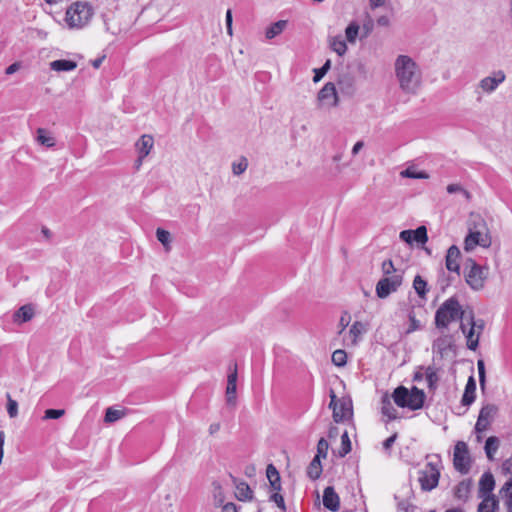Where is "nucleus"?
<instances>
[{"label": "nucleus", "instance_id": "nucleus-1", "mask_svg": "<svg viewBox=\"0 0 512 512\" xmlns=\"http://www.w3.org/2000/svg\"><path fill=\"white\" fill-rule=\"evenodd\" d=\"M394 70L401 91L407 95H416L422 84V72L418 64L410 56L399 55Z\"/></svg>", "mask_w": 512, "mask_h": 512}, {"label": "nucleus", "instance_id": "nucleus-2", "mask_svg": "<svg viewBox=\"0 0 512 512\" xmlns=\"http://www.w3.org/2000/svg\"><path fill=\"white\" fill-rule=\"evenodd\" d=\"M94 15V9L88 2L77 1L72 3L66 10L65 23L69 29H83Z\"/></svg>", "mask_w": 512, "mask_h": 512}, {"label": "nucleus", "instance_id": "nucleus-3", "mask_svg": "<svg viewBox=\"0 0 512 512\" xmlns=\"http://www.w3.org/2000/svg\"><path fill=\"white\" fill-rule=\"evenodd\" d=\"M458 319L463 322L465 312L454 297L445 300L435 313V325L437 328H447L451 322Z\"/></svg>", "mask_w": 512, "mask_h": 512}, {"label": "nucleus", "instance_id": "nucleus-4", "mask_svg": "<svg viewBox=\"0 0 512 512\" xmlns=\"http://www.w3.org/2000/svg\"><path fill=\"white\" fill-rule=\"evenodd\" d=\"M440 466L441 462L437 459L436 461L427 462L419 470L418 481L423 491H431L437 487L440 478Z\"/></svg>", "mask_w": 512, "mask_h": 512}, {"label": "nucleus", "instance_id": "nucleus-5", "mask_svg": "<svg viewBox=\"0 0 512 512\" xmlns=\"http://www.w3.org/2000/svg\"><path fill=\"white\" fill-rule=\"evenodd\" d=\"M465 280L473 290H480L484 287L486 273L484 268L474 260L469 259L465 263Z\"/></svg>", "mask_w": 512, "mask_h": 512}, {"label": "nucleus", "instance_id": "nucleus-6", "mask_svg": "<svg viewBox=\"0 0 512 512\" xmlns=\"http://www.w3.org/2000/svg\"><path fill=\"white\" fill-rule=\"evenodd\" d=\"M331 401L329 408L333 410V419L336 423L348 420L352 416V404L349 399H338L334 391H330Z\"/></svg>", "mask_w": 512, "mask_h": 512}, {"label": "nucleus", "instance_id": "nucleus-7", "mask_svg": "<svg viewBox=\"0 0 512 512\" xmlns=\"http://www.w3.org/2000/svg\"><path fill=\"white\" fill-rule=\"evenodd\" d=\"M404 273H396L394 275L381 278L376 284V295L381 298H387L394 293L402 285Z\"/></svg>", "mask_w": 512, "mask_h": 512}, {"label": "nucleus", "instance_id": "nucleus-8", "mask_svg": "<svg viewBox=\"0 0 512 512\" xmlns=\"http://www.w3.org/2000/svg\"><path fill=\"white\" fill-rule=\"evenodd\" d=\"M468 325H470V328L466 330V324L461 322L460 329L466 336L468 349L474 351L478 347L479 335L484 328V323L482 320L475 321L472 313H470Z\"/></svg>", "mask_w": 512, "mask_h": 512}, {"label": "nucleus", "instance_id": "nucleus-9", "mask_svg": "<svg viewBox=\"0 0 512 512\" xmlns=\"http://www.w3.org/2000/svg\"><path fill=\"white\" fill-rule=\"evenodd\" d=\"M453 464L457 471L466 474L470 470V456L468 446L463 441H458L454 447Z\"/></svg>", "mask_w": 512, "mask_h": 512}, {"label": "nucleus", "instance_id": "nucleus-10", "mask_svg": "<svg viewBox=\"0 0 512 512\" xmlns=\"http://www.w3.org/2000/svg\"><path fill=\"white\" fill-rule=\"evenodd\" d=\"M491 237L488 231L468 232L464 240V249L469 252L476 246L488 248L491 245Z\"/></svg>", "mask_w": 512, "mask_h": 512}, {"label": "nucleus", "instance_id": "nucleus-11", "mask_svg": "<svg viewBox=\"0 0 512 512\" xmlns=\"http://www.w3.org/2000/svg\"><path fill=\"white\" fill-rule=\"evenodd\" d=\"M497 412V407L493 404L483 406L479 412V416L475 425L477 433L485 432L493 421Z\"/></svg>", "mask_w": 512, "mask_h": 512}, {"label": "nucleus", "instance_id": "nucleus-12", "mask_svg": "<svg viewBox=\"0 0 512 512\" xmlns=\"http://www.w3.org/2000/svg\"><path fill=\"white\" fill-rule=\"evenodd\" d=\"M318 100L329 107L336 106L338 96L335 85L331 82L326 83L318 93Z\"/></svg>", "mask_w": 512, "mask_h": 512}, {"label": "nucleus", "instance_id": "nucleus-13", "mask_svg": "<svg viewBox=\"0 0 512 512\" xmlns=\"http://www.w3.org/2000/svg\"><path fill=\"white\" fill-rule=\"evenodd\" d=\"M365 330V325L362 322L355 321L351 325L347 335H345L343 338L344 345L347 347L356 346L358 344L359 338L362 336Z\"/></svg>", "mask_w": 512, "mask_h": 512}, {"label": "nucleus", "instance_id": "nucleus-14", "mask_svg": "<svg viewBox=\"0 0 512 512\" xmlns=\"http://www.w3.org/2000/svg\"><path fill=\"white\" fill-rule=\"evenodd\" d=\"M495 488V480L491 472L482 474L479 480L478 497L495 496L492 492Z\"/></svg>", "mask_w": 512, "mask_h": 512}, {"label": "nucleus", "instance_id": "nucleus-15", "mask_svg": "<svg viewBox=\"0 0 512 512\" xmlns=\"http://www.w3.org/2000/svg\"><path fill=\"white\" fill-rule=\"evenodd\" d=\"M323 505L332 512L340 508V498L332 486L326 487L323 491Z\"/></svg>", "mask_w": 512, "mask_h": 512}, {"label": "nucleus", "instance_id": "nucleus-16", "mask_svg": "<svg viewBox=\"0 0 512 512\" xmlns=\"http://www.w3.org/2000/svg\"><path fill=\"white\" fill-rule=\"evenodd\" d=\"M505 80V74L503 71L494 73L493 76H488L480 81V87L488 93L493 92L499 84Z\"/></svg>", "mask_w": 512, "mask_h": 512}, {"label": "nucleus", "instance_id": "nucleus-17", "mask_svg": "<svg viewBox=\"0 0 512 512\" xmlns=\"http://www.w3.org/2000/svg\"><path fill=\"white\" fill-rule=\"evenodd\" d=\"M461 253L457 246L452 245L449 247L447 254H446V268L451 272H456L459 274L460 271V265H459V259H460Z\"/></svg>", "mask_w": 512, "mask_h": 512}, {"label": "nucleus", "instance_id": "nucleus-18", "mask_svg": "<svg viewBox=\"0 0 512 512\" xmlns=\"http://www.w3.org/2000/svg\"><path fill=\"white\" fill-rule=\"evenodd\" d=\"M425 398V393L422 390L418 389L417 387H413L409 391L407 408L411 410H418L422 408Z\"/></svg>", "mask_w": 512, "mask_h": 512}, {"label": "nucleus", "instance_id": "nucleus-19", "mask_svg": "<svg viewBox=\"0 0 512 512\" xmlns=\"http://www.w3.org/2000/svg\"><path fill=\"white\" fill-rule=\"evenodd\" d=\"M475 392H476V382L473 376H470L466 386L465 390L462 396V404L465 406L471 405L475 400Z\"/></svg>", "mask_w": 512, "mask_h": 512}, {"label": "nucleus", "instance_id": "nucleus-20", "mask_svg": "<svg viewBox=\"0 0 512 512\" xmlns=\"http://www.w3.org/2000/svg\"><path fill=\"white\" fill-rule=\"evenodd\" d=\"M154 145V139L150 135H142L141 138L136 143V148L138 151V154L141 155V158H145L149 155L151 149Z\"/></svg>", "mask_w": 512, "mask_h": 512}, {"label": "nucleus", "instance_id": "nucleus-21", "mask_svg": "<svg viewBox=\"0 0 512 512\" xmlns=\"http://www.w3.org/2000/svg\"><path fill=\"white\" fill-rule=\"evenodd\" d=\"M287 25H288L287 20H278V21L272 23L271 25H269L266 28V31H265L266 39L272 40L275 37L279 36L287 28Z\"/></svg>", "mask_w": 512, "mask_h": 512}, {"label": "nucleus", "instance_id": "nucleus-22", "mask_svg": "<svg viewBox=\"0 0 512 512\" xmlns=\"http://www.w3.org/2000/svg\"><path fill=\"white\" fill-rule=\"evenodd\" d=\"M482 501L478 505V512H497L499 501L496 496L480 497Z\"/></svg>", "mask_w": 512, "mask_h": 512}, {"label": "nucleus", "instance_id": "nucleus-23", "mask_svg": "<svg viewBox=\"0 0 512 512\" xmlns=\"http://www.w3.org/2000/svg\"><path fill=\"white\" fill-rule=\"evenodd\" d=\"M36 141L46 148H52L56 144L55 138L45 128H38L36 130Z\"/></svg>", "mask_w": 512, "mask_h": 512}, {"label": "nucleus", "instance_id": "nucleus-24", "mask_svg": "<svg viewBox=\"0 0 512 512\" xmlns=\"http://www.w3.org/2000/svg\"><path fill=\"white\" fill-rule=\"evenodd\" d=\"M34 316V309L31 305H24L14 313V322L24 323L30 321Z\"/></svg>", "mask_w": 512, "mask_h": 512}, {"label": "nucleus", "instance_id": "nucleus-25", "mask_svg": "<svg viewBox=\"0 0 512 512\" xmlns=\"http://www.w3.org/2000/svg\"><path fill=\"white\" fill-rule=\"evenodd\" d=\"M471 491V481L463 480L459 482L454 488V496L461 501H466L469 498Z\"/></svg>", "mask_w": 512, "mask_h": 512}, {"label": "nucleus", "instance_id": "nucleus-26", "mask_svg": "<svg viewBox=\"0 0 512 512\" xmlns=\"http://www.w3.org/2000/svg\"><path fill=\"white\" fill-rule=\"evenodd\" d=\"M77 63L72 60L59 59L50 63V69L57 72L72 71L76 69Z\"/></svg>", "mask_w": 512, "mask_h": 512}, {"label": "nucleus", "instance_id": "nucleus-27", "mask_svg": "<svg viewBox=\"0 0 512 512\" xmlns=\"http://www.w3.org/2000/svg\"><path fill=\"white\" fill-rule=\"evenodd\" d=\"M409 390L404 386L397 387L393 392V400L399 407H407Z\"/></svg>", "mask_w": 512, "mask_h": 512}, {"label": "nucleus", "instance_id": "nucleus-28", "mask_svg": "<svg viewBox=\"0 0 512 512\" xmlns=\"http://www.w3.org/2000/svg\"><path fill=\"white\" fill-rule=\"evenodd\" d=\"M452 346L451 337L448 335L437 338L433 343V349L441 356H444L448 349Z\"/></svg>", "mask_w": 512, "mask_h": 512}, {"label": "nucleus", "instance_id": "nucleus-29", "mask_svg": "<svg viewBox=\"0 0 512 512\" xmlns=\"http://www.w3.org/2000/svg\"><path fill=\"white\" fill-rule=\"evenodd\" d=\"M236 497L240 501H250L253 498V491L246 482L236 484Z\"/></svg>", "mask_w": 512, "mask_h": 512}, {"label": "nucleus", "instance_id": "nucleus-30", "mask_svg": "<svg viewBox=\"0 0 512 512\" xmlns=\"http://www.w3.org/2000/svg\"><path fill=\"white\" fill-rule=\"evenodd\" d=\"M330 48L339 56H343L347 51V44L341 35H337L330 39Z\"/></svg>", "mask_w": 512, "mask_h": 512}, {"label": "nucleus", "instance_id": "nucleus-31", "mask_svg": "<svg viewBox=\"0 0 512 512\" xmlns=\"http://www.w3.org/2000/svg\"><path fill=\"white\" fill-rule=\"evenodd\" d=\"M488 231L486 222L479 215H471L468 232Z\"/></svg>", "mask_w": 512, "mask_h": 512}, {"label": "nucleus", "instance_id": "nucleus-32", "mask_svg": "<svg viewBox=\"0 0 512 512\" xmlns=\"http://www.w3.org/2000/svg\"><path fill=\"white\" fill-rule=\"evenodd\" d=\"M499 448V439L495 436H490L487 438L485 443V453L488 459L492 460L494 458L495 453Z\"/></svg>", "mask_w": 512, "mask_h": 512}, {"label": "nucleus", "instance_id": "nucleus-33", "mask_svg": "<svg viewBox=\"0 0 512 512\" xmlns=\"http://www.w3.org/2000/svg\"><path fill=\"white\" fill-rule=\"evenodd\" d=\"M381 411H382V414L384 416H387L389 420H394L397 418L398 412L394 408L390 399L387 396L382 398Z\"/></svg>", "mask_w": 512, "mask_h": 512}, {"label": "nucleus", "instance_id": "nucleus-34", "mask_svg": "<svg viewBox=\"0 0 512 512\" xmlns=\"http://www.w3.org/2000/svg\"><path fill=\"white\" fill-rule=\"evenodd\" d=\"M401 177L411 179H428L429 175L425 171H418L415 166H409L400 172Z\"/></svg>", "mask_w": 512, "mask_h": 512}, {"label": "nucleus", "instance_id": "nucleus-35", "mask_svg": "<svg viewBox=\"0 0 512 512\" xmlns=\"http://www.w3.org/2000/svg\"><path fill=\"white\" fill-rule=\"evenodd\" d=\"M413 288L420 298H426V294L428 292L427 282L420 275L415 276L413 280Z\"/></svg>", "mask_w": 512, "mask_h": 512}, {"label": "nucleus", "instance_id": "nucleus-36", "mask_svg": "<svg viewBox=\"0 0 512 512\" xmlns=\"http://www.w3.org/2000/svg\"><path fill=\"white\" fill-rule=\"evenodd\" d=\"M360 26L356 21H352L345 29V37L347 41L351 44H354L357 40Z\"/></svg>", "mask_w": 512, "mask_h": 512}, {"label": "nucleus", "instance_id": "nucleus-37", "mask_svg": "<svg viewBox=\"0 0 512 512\" xmlns=\"http://www.w3.org/2000/svg\"><path fill=\"white\" fill-rule=\"evenodd\" d=\"M425 378L428 384L429 389H435L437 383L439 381V377L437 374V370L433 366H428L425 368Z\"/></svg>", "mask_w": 512, "mask_h": 512}, {"label": "nucleus", "instance_id": "nucleus-38", "mask_svg": "<svg viewBox=\"0 0 512 512\" xmlns=\"http://www.w3.org/2000/svg\"><path fill=\"white\" fill-rule=\"evenodd\" d=\"M411 235L412 241L419 244H425L428 240L427 229L423 225L419 226L415 230H411Z\"/></svg>", "mask_w": 512, "mask_h": 512}, {"label": "nucleus", "instance_id": "nucleus-39", "mask_svg": "<svg viewBox=\"0 0 512 512\" xmlns=\"http://www.w3.org/2000/svg\"><path fill=\"white\" fill-rule=\"evenodd\" d=\"M322 472L321 462L319 457H314L308 467V475L311 479H317Z\"/></svg>", "mask_w": 512, "mask_h": 512}, {"label": "nucleus", "instance_id": "nucleus-40", "mask_svg": "<svg viewBox=\"0 0 512 512\" xmlns=\"http://www.w3.org/2000/svg\"><path fill=\"white\" fill-rule=\"evenodd\" d=\"M125 415L123 410L114 409L113 407H109L105 413V422L113 423L117 420H120Z\"/></svg>", "mask_w": 512, "mask_h": 512}, {"label": "nucleus", "instance_id": "nucleus-41", "mask_svg": "<svg viewBox=\"0 0 512 512\" xmlns=\"http://www.w3.org/2000/svg\"><path fill=\"white\" fill-rule=\"evenodd\" d=\"M381 269H382L383 277H388V276L394 275L396 273H403L402 270L395 268L392 260H390V259L385 260L382 263Z\"/></svg>", "mask_w": 512, "mask_h": 512}, {"label": "nucleus", "instance_id": "nucleus-42", "mask_svg": "<svg viewBox=\"0 0 512 512\" xmlns=\"http://www.w3.org/2000/svg\"><path fill=\"white\" fill-rule=\"evenodd\" d=\"M500 492L503 493L505 505L512 506V478L504 484Z\"/></svg>", "mask_w": 512, "mask_h": 512}, {"label": "nucleus", "instance_id": "nucleus-43", "mask_svg": "<svg viewBox=\"0 0 512 512\" xmlns=\"http://www.w3.org/2000/svg\"><path fill=\"white\" fill-rule=\"evenodd\" d=\"M332 362L338 367H342L347 362V354L344 350H335L332 354Z\"/></svg>", "mask_w": 512, "mask_h": 512}, {"label": "nucleus", "instance_id": "nucleus-44", "mask_svg": "<svg viewBox=\"0 0 512 512\" xmlns=\"http://www.w3.org/2000/svg\"><path fill=\"white\" fill-rule=\"evenodd\" d=\"M247 167L248 161L246 158L242 157L239 162L232 164V171L235 175H240L246 171Z\"/></svg>", "mask_w": 512, "mask_h": 512}, {"label": "nucleus", "instance_id": "nucleus-45", "mask_svg": "<svg viewBox=\"0 0 512 512\" xmlns=\"http://www.w3.org/2000/svg\"><path fill=\"white\" fill-rule=\"evenodd\" d=\"M329 444L324 438H320L317 444V454L315 457L326 458L328 453Z\"/></svg>", "mask_w": 512, "mask_h": 512}, {"label": "nucleus", "instance_id": "nucleus-46", "mask_svg": "<svg viewBox=\"0 0 512 512\" xmlns=\"http://www.w3.org/2000/svg\"><path fill=\"white\" fill-rule=\"evenodd\" d=\"M237 384H227L226 400L228 404L234 405L236 402Z\"/></svg>", "mask_w": 512, "mask_h": 512}, {"label": "nucleus", "instance_id": "nucleus-47", "mask_svg": "<svg viewBox=\"0 0 512 512\" xmlns=\"http://www.w3.org/2000/svg\"><path fill=\"white\" fill-rule=\"evenodd\" d=\"M330 67H331V61L327 60L321 68L315 69L314 70L315 75L313 77V81L314 82L320 81L324 77V75L328 72Z\"/></svg>", "mask_w": 512, "mask_h": 512}, {"label": "nucleus", "instance_id": "nucleus-48", "mask_svg": "<svg viewBox=\"0 0 512 512\" xmlns=\"http://www.w3.org/2000/svg\"><path fill=\"white\" fill-rule=\"evenodd\" d=\"M351 451V442L348 433L345 431L341 436V456H345Z\"/></svg>", "mask_w": 512, "mask_h": 512}, {"label": "nucleus", "instance_id": "nucleus-49", "mask_svg": "<svg viewBox=\"0 0 512 512\" xmlns=\"http://www.w3.org/2000/svg\"><path fill=\"white\" fill-rule=\"evenodd\" d=\"M238 372L237 364L232 363L228 367L227 384H237Z\"/></svg>", "mask_w": 512, "mask_h": 512}, {"label": "nucleus", "instance_id": "nucleus-50", "mask_svg": "<svg viewBox=\"0 0 512 512\" xmlns=\"http://www.w3.org/2000/svg\"><path fill=\"white\" fill-rule=\"evenodd\" d=\"M157 240L162 243L164 246H167L170 243V233L164 229L158 228L156 230Z\"/></svg>", "mask_w": 512, "mask_h": 512}, {"label": "nucleus", "instance_id": "nucleus-51", "mask_svg": "<svg viewBox=\"0 0 512 512\" xmlns=\"http://www.w3.org/2000/svg\"><path fill=\"white\" fill-rule=\"evenodd\" d=\"M7 398V412L11 418H14L18 414V403L15 400H13L9 394H7Z\"/></svg>", "mask_w": 512, "mask_h": 512}, {"label": "nucleus", "instance_id": "nucleus-52", "mask_svg": "<svg viewBox=\"0 0 512 512\" xmlns=\"http://www.w3.org/2000/svg\"><path fill=\"white\" fill-rule=\"evenodd\" d=\"M418 329H420V321L416 319L413 313H409V326L405 333L410 334Z\"/></svg>", "mask_w": 512, "mask_h": 512}, {"label": "nucleus", "instance_id": "nucleus-53", "mask_svg": "<svg viewBox=\"0 0 512 512\" xmlns=\"http://www.w3.org/2000/svg\"><path fill=\"white\" fill-rule=\"evenodd\" d=\"M65 414L63 409H47L44 414V419H59Z\"/></svg>", "mask_w": 512, "mask_h": 512}, {"label": "nucleus", "instance_id": "nucleus-54", "mask_svg": "<svg viewBox=\"0 0 512 512\" xmlns=\"http://www.w3.org/2000/svg\"><path fill=\"white\" fill-rule=\"evenodd\" d=\"M266 475H267L269 482H272V480L273 481L278 480L280 478L279 472L272 464H269L267 466Z\"/></svg>", "mask_w": 512, "mask_h": 512}, {"label": "nucleus", "instance_id": "nucleus-55", "mask_svg": "<svg viewBox=\"0 0 512 512\" xmlns=\"http://www.w3.org/2000/svg\"><path fill=\"white\" fill-rule=\"evenodd\" d=\"M270 500L273 501L282 511L286 510L284 498L279 493H274L271 495Z\"/></svg>", "mask_w": 512, "mask_h": 512}, {"label": "nucleus", "instance_id": "nucleus-56", "mask_svg": "<svg viewBox=\"0 0 512 512\" xmlns=\"http://www.w3.org/2000/svg\"><path fill=\"white\" fill-rule=\"evenodd\" d=\"M373 30V21L372 19L368 16L367 17V20L363 23L362 25V37H368L370 35V33L372 32Z\"/></svg>", "mask_w": 512, "mask_h": 512}, {"label": "nucleus", "instance_id": "nucleus-57", "mask_svg": "<svg viewBox=\"0 0 512 512\" xmlns=\"http://www.w3.org/2000/svg\"><path fill=\"white\" fill-rule=\"evenodd\" d=\"M350 315L347 312H344L339 320V334H342L346 327L349 325Z\"/></svg>", "mask_w": 512, "mask_h": 512}, {"label": "nucleus", "instance_id": "nucleus-58", "mask_svg": "<svg viewBox=\"0 0 512 512\" xmlns=\"http://www.w3.org/2000/svg\"><path fill=\"white\" fill-rule=\"evenodd\" d=\"M416 507L414 505H411L407 501H400L398 503V511L399 512H415Z\"/></svg>", "mask_w": 512, "mask_h": 512}, {"label": "nucleus", "instance_id": "nucleus-59", "mask_svg": "<svg viewBox=\"0 0 512 512\" xmlns=\"http://www.w3.org/2000/svg\"><path fill=\"white\" fill-rule=\"evenodd\" d=\"M477 367H478V373H479V381H480V384L483 386L484 382H485V366H484V362L482 360H479L478 363H477Z\"/></svg>", "mask_w": 512, "mask_h": 512}, {"label": "nucleus", "instance_id": "nucleus-60", "mask_svg": "<svg viewBox=\"0 0 512 512\" xmlns=\"http://www.w3.org/2000/svg\"><path fill=\"white\" fill-rule=\"evenodd\" d=\"M400 239L408 244H412L413 241H412V235H411V230H403L400 232V235H399Z\"/></svg>", "mask_w": 512, "mask_h": 512}, {"label": "nucleus", "instance_id": "nucleus-61", "mask_svg": "<svg viewBox=\"0 0 512 512\" xmlns=\"http://www.w3.org/2000/svg\"><path fill=\"white\" fill-rule=\"evenodd\" d=\"M397 438V434H393L392 436L388 437L384 442H383V447L384 449L388 450L392 447V445L394 444L395 440Z\"/></svg>", "mask_w": 512, "mask_h": 512}, {"label": "nucleus", "instance_id": "nucleus-62", "mask_svg": "<svg viewBox=\"0 0 512 512\" xmlns=\"http://www.w3.org/2000/svg\"><path fill=\"white\" fill-rule=\"evenodd\" d=\"M377 24L379 26H382V27H387L389 26L390 24V19L388 16L386 15H383V16H380L378 19H377Z\"/></svg>", "mask_w": 512, "mask_h": 512}, {"label": "nucleus", "instance_id": "nucleus-63", "mask_svg": "<svg viewBox=\"0 0 512 512\" xmlns=\"http://www.w3.org/2000/svg\"><path fill=\"white\" fill-rule=\"evenodd\" d=\"M221 512H237L236 505L232 502L226 503L223 507Z\"/></svg>", "mask_w": 512, "mask_h": 512}, {"label": "nucleus", "instance_id": "nucleus-64", "mask_svg": "<svg viewBox=\"0 0 512 512\" xmlns=\"http://www.w3.org/2000/svg\"><path fill=\"white\" fill-rule=\"evenodd\" d=\"M503 470L507 473H510L512 474V460L509 459V460H506L504 463H503Z\"/></svg>", "mask_w": 512, "mask_h": 512}]
</instances>
